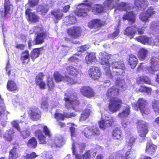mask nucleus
<instances>
[{"mask_svg":"<svg viewBox=\"0 0 159 159\" xmlns=\"http://www.w3.org/2000/svg\"><path fill=\"white\" fill-rule=\"evenodd\" d=\"M96 149H92L88 150L83 155V159H90L91 155L93 157H95L96 154Z\"/></svg>","mask_w":159,"mask_h":159,"instance_id":"473e14b6","label":"nucleus"},{"mask_svg":"<svg viewBox=\"0 0 159 159\" xmlns=\"http://www.w3.org/2000/svg\"><path fill=\"white\" fill-rule=\"evenodd\" d=\"M129 106H127L123 109L122 112L119 113L118 116L120 118H124L127 117L130 114Z\"/></svg>","mask_w":159,"mask_h":159,"instance_id":"58836bf2","label":"nucleus"},{"mask_svg":"<svg viewBox=\"0 0 159 159\" xmlns=\"http://www.w3.org/2000/svg\"><path fill=\"white\" fill-rule=\"evenodd\" d=\"M80 90L83 95L89 98L92 97L95 95V93L93 90L88 86L82 87Z\"/></svg>","mask_w":159,"mask_h":159,"instance_id":"2eb2a0df","label":"nucleus"},{"mask_svg":"<svg viewBox=\"0 0 159 159\" xmlns=\"http://www.w3.org/2000/svg\"><path fill=\"white\" fill-rule=\"evenodd\" d=\"M149 63L150 66L148 67L146 66L143 65V63H140L138 68L137 71H146L147 72L154 74L156 72L159 71V52L156 53L155 56L151 58Z\"/></svg>","mask_w":159,"mask_h":159,"instance_id":"7ed1b4c3","label":"nucleus"},{"mask_svg":"<svg viewBox=\"0 0 159 159\" xmlns=\"http://www.w3.org/2000/svg\"><path fill=\"white\" fill-rule=\"evenodd\" d=\"M139 91L140 92L146 93H147L148 94L150 95L152 89L150 88L142 86L139 89Z\"/></svg>","mask_w":159,"mask_h":159,"instance_id":"8fccbe9b","label":"nucleus"},{"mask_svg":"<svg viewBox=\"0 0 159 159\" xmlns=\"http://www.w3.org/2000/svg\"><path fill=\"white\" fill-rule=\"evenodd\" d=\"M102 119L99 123L100 127L102 129H104L111 126L115 121L114 118L112 116H108L104 119L102 118Z\"/></svg>","mask_w":159,"mask_h":159,"instance_id":"9b49d317","label":"nucleus"},{"mask_svg":"<svg viewBox=\"0 0 159 159\" xmlns=\"http://www.w3.org/2000/svg\"><path fill=\"white\" fill-rule=\"evenodd\" d=\"M136 157L135 151L133 149H130L128 151L125 153V159H134Z\"/></svg>","mask_w":159,"mask_h":159,"instance_id":"a19ab883","label":"nucleus"},{"mask_svg":"<svg viewBox=\"0 0 159 159\" xmlns=\"http://www.w3.org/2000/svg\"><path fill=\"white\" fill-rule=\"evenodd\" d=\"M89 48L90 46L89 45H85L78 48H77V50L78 52H83L84 51L88 49Z\"/></svg>","mask_w":159,"mask_h":159,"instance_id":"052dcab7","label":"nucleus"},{"mask_svg":"<svg viewBox=\"0 0 159 159\" xmlns=\"http://www.w3.org/2000/svg\"><path fill=\"white\" fill-rule=\"evenodd\" d=\"M138 62L137 58L134 55L131 54L129 56V63L132 69H134L136 67Z\"/></svg>","mask_w":159,"mask_h":159,"instance_id":"c756f323","label":"nucleus"},{"mask_svg":"<svg viewBox=\"0 0 159 159\" xmlns=\"http://www.w3.org/2000/svg\"><path fill=\"white\" fill-rule=\"evenodd\" d=\"M67 32L69 34L75 38H77L80 36L81 30L80 27H74L69 29Z\"/></svg>","mask_w":159,"mask_h":159,"instance_id":"dca6fc26","label":"nucleus"},{"mask_svg":"<svg viewBox=\"0 0 159 159\" xmlns=\"http://www.w3.org/2000/svg\"><path fill=\"white\" fill-rule=\"evenodd\" d=\"M30 55L28 51H26L21 54L20 59L24 64H27L30 61Z\"/></svg>","mask_w":159,"mask_h":159,"instance_id":"72a5a7b5","label":"nucleus"},{"mask_svg":"<svg viewBox=\"0 0 159 159\" xmlns=\"http://www.w3.org/2000/svg\"><path fill=\"white\" fill-rule=\"evenodd\" d=\"M134 4L138 9L143 10L148 6V2L147 0H135Z\"/></svg>","mask_w":159,"mask_h":159,"instance_id":"6ab92c4d","label":"nucleus"},{"mask_svg":"<svg viewBox=\"0 0 159 159\" xmlns=\"http://www.w3.org/2000/svg\"><path fill=\"white\" fill-rule=\"evenodd\" d=\"M112 135L115 139L120 140L123 138L121 132L118 128H116L113 131Z\"/></svg>","mask_w":159,"mask_h":159,"instance_id":"e433bc0d","label":"nucleus"},{"mask_svg":"<svg viewBox=\"0 0 159 159\" xmlns=\"http://www.w3.org/2000/svg\"><path fill=\"white\" fill-rule=\"evenodd\" d=\"M85 145L84 143L78 144L73 142L72 144V153L75 156L76 159H83V156L78 154L76 152L77 148L78 147L80 149V152L82 153L85 149Z\"/></svg>","mask_w":159,"mask_h":159,"instance_id":"1a4fd4ad","label":"nucleus"},{"mask_svg":"<svg viewBox=\"0 0 159 159\" xmlns=\"http://www.w3.org/2000/svg\"><path fill=\"white\" fill-rule=\"evenodd\" d=\"M33 127L34 128H35V127L37 128H43V132L46 136L48 137L49 139H50L52 136L50 131L46 126H44L43 125L40 124L37 126L35 125H33Z\"/></svg>","mask_w":159,"mask_h":159,"instance_id":"f704fd0d","label":"nucleus"},{"mask_svg":"<svg viewBox=\"0 0 159 159\" xmlns=\"http://www.w3.org/2000/svg\"><path fill=\"white\" fill-rule=\"evenodd\" d=\"M85 61L88 64H90L93 62H95L96 61L95 53H91L85 57Z\"/></svg>","mask_w":159,"mask_h":159,"instance_id":"c85d7f7f","label":"nucleus"},{"mask_svg":"<svg viewBox=\"0 0 159 159\" xmlns=\"http://www.w3.org/2000/svg\"><path fill=\"white\" fill-rule=\"evenodd\" d=\"M35 135L36 137H37L40 143L41 144H45L48 142L49 144V142L50 141L49 140L48 137V140H46V138L44 135L43 134L42 131L40 129H38L36 131L35 133Z\"/></svg>","mask_w":159,"mask_h":159,"instance_id":"a211bd4d","label":"nucleus"},{"mask_svg":"<svg viewBox=\"0 0 159 159\" xmlns=\"http://www.w3.org/2000/svg\"><path fill=\"white\" fill-rule=\"evenodd\" d=\"M43 30V28L41 25L39 26H34L32 30H30V34H32L33 33H34L35 34H37L40 31H42Z\"/></svg>","mask_w":159,"mask_h":159,"instance_id":"3c124183","label":"nucleus"},{"mask_svg":"<svg viewBox=\"0 0 159 159\" xmlns=\"http://www.w3.org/2000/svg\"><path fill=\"white\" fill-rule=\"evenodd\" d=\"M37 155L34 152H33L30 154H28L26 155L25 159H32L37 157Z\"/></svg>","mask_w":159,"mask_h":159,"instance_id":"338daca9","label":"nucleus"},{"mask_svg":"<svg viewBox=\"0 0 159 159\" xmlns=\"http://www.w3.org/2000/svg\"><path fill=\"white\" fill-rule=\"evenodd\" d=\"M136 28L135 27H130L127 28L125 30L124 33L125 34L129 36H132L131 39L133 38V36L136 32Z\"/></svg>","mask_w":159,"mask_h":159,"instance_id":"7c9ffc66","label":"nucleus"},{"mask_svg":"<svg viewBox=\"0 0 159 159\" xmlns=\"http://www.w3.org/2000/svg\"><path fill=\"white\" fill-rule=\"evenodd\" d=\"M136 40L144 44L151 45L152 44L153 39L145 36H141L136 38Z\"/></svg>","mask_w":159,"mask_h":159,"instance_id":"aec40b11","label":"nucleus"},{"mask_svg":"<svg viewBox=\"0 0 159 159\" xmlns=\"http://www.w3.org/2000/svg\"><path fill=\"white\" fill-rule=\"evenodd\" d=\"M14 133V132L13 129L7 131L4 135L5 139L8 141H11L13 138Z\"/></svg>","mask_w":159,"mask_h":159,"instance_id":"ea45409f","label":"nucleus"},{"mask_svg":"<svg viewBox=\"0 0 159 159\" xmlns=\"http://www.w3.org/2000/svg\"><path fill=\"white\" fill-rule=\"evenodd\" d=\"M20 156V154L16 148H13L9 152V159H16Z\"/></svg>","mask_w":159,"mask_h":159,"instance_id":"4c0bfd02","label":"nucleus"},{"mask_svg":"<svg viewBox=\"0 0 159 159\" xmlns=\"http://www.w3.org/2000/svg\"><path fill=\"white\" fill-rule=\"evenodd\" d=\"M91 0H86L88 3H81L79 4L75 11V14L78 16H84L86 15L87 12L91 9Z\"/></svg>","mask_w":159,"mask_h":159,"instance_id":"423d86ee","label":"nucleus"},{"mask_svg":"<svg viewBox=\"0 0 159 159\" xmlns=\"http://www.w3.org/2000/svg\"><path fill=\"white\" fill-rule=\"evenodd\" d=\"M67 125L69 126H71L70 127V131L71 134L72 139L73 140V137L75 136V128L74 126H76L74 124L71 123H68Z\"/></svg>","mask_w":159,"mask_h":159,"instance_id":"864d4df0","label":"nucleus"},{"mask_svg":"<svg viewBox=\"0 0 159 159\" xmlns=\"http://www.w3.org/2000/svg\"><path fill=\"white\" fill-rule=\"evenodd\" d=\"M7 89L11 91H15L18 90L17 87L16 83L13 81H9L7 83Z\"/></svg>","mask_w":159,"mask_h":159,"instance_id":"c9c22d12","label":"nucleus"},{"mask_svg":"<svg viewBox=\"0 0 159 159\" xmlns=\"http://www.w3.org/2000/svg\"><path fill=\"white\" fill-rule=\"evenodd\" d=\"M152 106L156 113H159V101L154 100L152 102Z\"/></svg>","mask_w":159,"mask_h":159,"instance_id":"09e8293b","label":"nucleus"},{"mask_svg":"<svg viewBox=\"0 0 159 159\" xmlns=\"http://www.w3.org/2000/svg\"><path fill=\"white\" fill-rule=\"evenodd\" d=\"M83 134L87 138H91L92 137L91 128H85L83 132Z\"/></svg>","mask_w":159,"mask_h":159,"instance_id":"603ef678","label":"nucleus"},{"mask_svg":"<svg viewBox=\"0 0 159 159\" xmlns=\"http://www.w3.org/2000/svg\"><path fill=\"white\" fill-rule=\"evenodd\" d=\"M40 48H35L30 53V57L34 61V59L39 57L40 54Z\"/></svg>","mask_w":159,"mask_h":159,"instance_id":"37998d69","label":"nucleus"},{"mask_svg":"<svg viewBox=\"0 0 159 159\" xmlns=\"http://www.w3.org/2000/svg\"><path fill=\"white\" fill-rule=\"evenodd\" d=\"M55 118L57 120H63L64 119V115L56 112L55 114Z\"/></svg>","mask_w":159,"mask_h":159,"instance_id":"e2e57ef3","label":"nucleus"},{"mask_svg":"<svg viewBox=\"0 0 159 159\" xmlns=\"http://www.w3.org/2000/svg\"><path fill=\"white\" fill-rule=\"evenodd\" d=\"M91 107L92 106L91 105H88V107H89V108H88L83 111L80 119V121H84L88 118L91 112Z\"/></svg>","mask_w":159,"mask_h":159,"instance_id":"412c9836","label":"nucleus"},{"mask_svg":"<svg viewBox=\"0 0 159 159\" xmlns=\"http://www.w3.org/2000/svg\"><path fill=\"white\" fill-rule=\"evenodd\" d=\"M37 141L35 138L32 137L28 141V146L31 148H34L36 147L37 145Z\"/></svg>","mask_w":159,"mask_h":159,"instance_id":"79ce46f5","label":"nucleus"},{"mask_svg":"<svg viewBox=\"0 0 159 159\" xmlns=\"http://www.w3.org/2000/svg\"><path fill=\"white\" fill-rule=\"evenodd\" d=\"M29 20L31 22H36L39 21V18L36 15L34 12L31 13L28 17Z\"/></svg>","mask_w":159,"mask_h":159,"instance_id":"a18cd8bd","label":"nucleus"},{"mask_svg":"<svg viewBox=\"0 0 159 159\" xmlns=\"http://www.w3.org/2000/svg\"><path fill=\"white\" fill-rule=\"evenodd\" d=\"M155 14V12L152 7H150L146 13H142L140 15V19L142 21L147 22L149 20V18Z\"/></svg>","mask_w":159,"mask_h":159,"instance_id":"f8f14e48","label":"nucleus"},{"mask_svg":"<svg viewBox=\"0 0 159 159\" xmlns=\"http://www.w3.org/2000/svg\"><path fill=\"white\" fill-rule=\"evenodd\" d=\"M89 76L93 80H98L101 75L99 68L96 67H91L89 70Z\"/></svg>","mask_w":159,"mask_h":159,"instance_id":"4468645a","label":"nucleus"},{"mask_svg":"<svg viewBox=\"0 0 159 159\" xmlns=\"http://www.w3.org/2000/svg\"><path fill=\"white\" fill-rule=\"evenodd\" d=\"M139 135L143 139L148 131V124L142 120H139L137 122Z\"/></svg>","mask_w":159,"mask_h":159,"instance_id":"6e6552de","label":"nucleus"},{"mask_svg":"<svg viewBox=\"0 0 159 159\" xmlns=\"http://www.w3.org/2000/svg\"><path fill=\"white\" fill-rule=\"evenodd\" d=\"M64 21L66 25L74 24L76 22L75 17L72 15L66 17Z\"/></svg>","mask_w":159,"mask_h":159,"instance_id":"2f4dec72","label":"nucleus"},{"mask_svg":"<svg viewBox=\"0 0 159 159\" xmlns=\"http://www.w3.org/2000/svg\"><path fill=\"white\" fill-rule=\"evenodd\" d=\"M76 97L75 94L68 93H65L64 100L65 101V106L66 108L69 109L72 107L74 110H75L74 106L80 104Z\"/></svg>","mask_w":159,"mask_h":159,"instance_id":"20e7f679","label":"nucleus"},{"mask_svg":"<svg viewBox=\"0 0 159 159\" xmlns=\"http://www.w3.org/2000/svg\"><path fill=\"white\" fill-rule=\"evenodd\" d=\"M66 69L68 73L73 76H77L81 73L80 70L72 66H67Z\"/></svg>","mask_w":159,"mask_h":159,"instance_id":"b1692460","label":"nucleus"},{"mask_svg":"<svg viewBox=\"0 0 159 159\" xmlns=\"http://www.w3.org/2000/svg\"><path fill=\"white\" fill-rule=\"evenodd\" d=\"M39 0H29L28 4L31 7H33L38 3Z\"/></svg>","mask_w":159,"mask_h":159,"instance_id":"69168bd1","label":"nucleus"},{"mask_svg":"<svg viewBox=\"0 0 159 159\" xmlns=\"http://www.w3.org/2000/svg\"><path fill=\"white\" fill-rule=\"evenodd\" d=\"M99 58L101 60L100 62L102 65L106 75L109 78L113 79H116V84L117 85L120 89L116 88V86H113L109 89L107 93V95L110 97L117 95L119 90L123 91L127 88V85L125 83L124 80L121 79L120 78H116L119 75H123L125 71V66L124 63L121 61H115L111 64L113 69L117 70H118L113 71L111 72L110 69L111 64L109 61L110 55L108 53L105 52H101L99 54Z\"/></svg>","mask_w":159,"mask_h":159,"instance_id":"f257e3e1","label":"nucleus"},{"mask_svg":"<svg viewBox=\"0 0 159 159\" xmlns=\"http://www.w3.org/2000/svg\"><path fill=\"white\" fill-rule=\"evenodd\" d=\"M49 139V140L50 141L49 142V144L51 147H60L64 144V142L63 137L61 136H56L54 140L53 141L50 139Z\"/></svg>","mask_w":159,"mask_h":159,"instance_id":"ddd939ff","label":"nucleus"},{"mask_svg":"<svg viewBox=\"0 0 159 159\" xmlns=\"http://www.w3.org/2000/svg\"><path fill=\"white\" fill-rule=\"evenodd\" d=\"M41 159H53L52 155L49 153H48L46 154H44L42 156Z\"/></svg>","mask_w":159,"mask_h":159,"instance_id":"774afa93","label":"nucleus"},{"mask_svg":"<svg viewBox=\"0 0 159 159\" xmlns=\"http://www.w3.org/2000/svg\"><path fill=\"white\" fill-rule=\"evenodd\" d=\"M139 79L140 82H143L144 83L148 84H150L151 83L150 79L147 76L140 77Z\"/></svg>","mask_w":159,"mask_h":159,"instance_id":"bf43d9fd","label":"nucleus"},{"mask_svg":"<svg viewBox=\"0 0 159 159\" xmlns=\"http://www.w3.org/2000/svg\"><path fill=\"white\" fill-rule=\"evenodd\" d=\"M103 25L102 21L99 19H94L89 22L88 26L90 28H98Z\"/></svg>","mask_w":159,"mask_h":159,"instance_id":"393cba45","label":"nucleus"},{"mask_svg":"<svg viewBox=\"0 0 159 159\" xmlns=\"http://www.w3.org/2000/svg\"><path fill=\"white\" fill-rule=\"evenodd\" d=\"M119 0H106L104 2V5L105 8L107 9H112L116 7V9L119 11H126L127 12L123 15V19L127 20L132 23L135 21V15L133 11L129 12L130 10L131 7L128 3L124 2L118 3Z\"/></svg>","mask_w":159,"mask_h":159,"instance_id":"f03ea898","label":"nucleus"},{"mask_svg":"<svg viewBox=\"0 0 159 159\" xmlns=\"http://www.w3.org/2000/svg\"><path fill=\"white\" fill-rule=\"evenodd\" d=\"M29 114L31 118L34 120H37L39 119L41 117V115L39 109L36 107L32 108L29 111Z\"/></svg>","mask_w":159,"mask_h":159,"instance_id":"f3484780","label":"nucleus"},{"mask_svg":"<svg viewBox=\"0 0 159 159\" xmlns=\"http://www.w3.org/2000/svg\"><path fill=\"white\" fill-rule=\"evenodd\" d=\"M148 52L147 50L144 48H142L139 51L138 57L139 60L143 61L148 56Z\"/></svg>","mask_w":159,"mask_h":159,"instance_id":"a878e982","label":"nucleus"},{"mask_svg":"<svg viewBox=\"0 0 159 159\" xmlns=\"http://www.w3.org/2000/svg\"><path fill=\"white\" fill-rule=\"evenodd\" d=\"M54 77L56 81L59 82L62 81H64L66 79L65 77H63L61 74L57 72H55L54 73Z\"/></svg>","mask_w":159,"mask_h":159,"instance_id":"49530a36","label":"nucleus"},{"mask_svg":"<svg viewBox=\"0 0 159 159\" xmlns=\"http://www.w3.org/2000/svg\"><path fill=\"white\" fill-rule=\"evenodd\" d=\"M19 122L18 121L14 120L11 122L12 126L16 129L19 131H20V128L19 125Z\"/></svg>","mask_w":159,"mask_h":159,"instance_id":"680f3d73","label":"nucleus"},{"mask_svg":"<svg viewBox=\"0 0 159 159\" xmlns=\"http://www.w3.org/2000/svg\"><path fill=\"white\" fill-rule=\"evenodd\" d=\"M13 6L9 0H5L4 10L0 11L1 16L5 17L8 15H10L12 12Z\"/></svg>","mask_w":159,"mask_h":159,"instance_id":"9d476101","label":"nucleus"},{"mask_svg":"<svg viewBox=\"0 0 159 159\" xmlns=\"http://www.w3.org/2000/svg\"><path fill=\"white\" fill-rule=\"evenodd\" d=\"M44 76L43 74L42 73H39L36 78V83L37 85H39L40 88L44 89L45 86V84L43 81V79Z\"/></svg>","mask_w":159,"mask_h":159,"instance_id":"4be33fe9","label":"nucleus"},{"mask_svg":"<svg viewBox=\"0 0 159 159\" xmlns=\"http://www.w3.org/2000/svg\"><path fill=\"white\" fill-rule=\"evenodd\" d=\"M122 104V101L120 99L116 98H111L108 105L109 111L112 113L119 111Z\"/></svg>","mask_w":159,"mask_h":159,"instance_id":"0eeeda50","label":"nucleus"},{"mask_svg":"<svg viewBox=\"0 0 159 159\" xmlns=\"http://www.w3.org/2000/svg\"><path fill=\"white\" fill-rule=\"evenodd\" d=\"M157 146L151 143H147L146 152L150 155H153L156 151Z\"/></svg>","mask_w":159,"mask_h":159,"instance_id":"bb28decb","label":"nucleus"},{"mask_svg":"<svg viewBox=\"0 0 159 159\" xmlns=\"http://www.w3.org/2000/svg\"><path fill=\"white\" fill-rule=\"evenodd\" d=\"M91 131L92 136L98 135L100 134L98 128L96 126L92 127Z\"/></svg>","mask_w":159,"mask_h":159,"instance_id":"13d9d810","label":"nucleus"},{"mask_svg":"<svg viewBox=\"0 0 159 159\" xmlns=\"http://www.w3.org/2000/svg\"><path fill=\"white\" fill-rule=\"evenodd\" d=\"M46 36V33L42 32L38 34L35 39L36 44H41L44 42V40Z\"/></svg>","mask_w":159,"mask_h":159,"instance_id":"cd10ccee","label":"nucleus"},{"mask_svg":"<svg viewBox=\"0 0 159 159\" xmlns=\"http://www.w3.org/2000/svg\"><path fill=\"white\" fill-rule=\"evenodd\" d=\"M101 86L104 87H107L109 86L111 84V83L110 80H106L100 83Z\"/></svg>","mask_w":159,"mask_h":159,"instance_id":"0e129e2a","label":"nucleus"},{"mask_svg":"<svg viewBox=\"0 0 159 159\" xmlns=\"http://www.w3.org/2000/svg\"><path fill=\"white\" fill-rule=\"evenodd\" d=\"M48 9V6L47 5L39 6L37 9L38 11H40L43 15L46 14Z\"/></svg>","mask_w":159,"mask_h":159,"instance_id":"de8ad7c7","label":"nucleus"},{"mask_svg":"<svg viewBox=\"0 0 159 159\" xmlns=\"http://www.w3.org/2000/svg\"><path fill=\"white\" fill-rule=\"evenodd\" d=\"M137 104L134 102L132 103V107L134 109L137 111L139 108L140 112L143 115H148L149 113V109L147 105L146 101L142 98L139 99L137 102Z\"/></svg>","mask_w":159,"mask_h":159,"instance_id":"39448f33","label":"nucleus"},{"mask_svg":"<svg viewBox=\"0 0 159 159\" xmlns=\"http://www.w3.org/2000/svg\"><path fill=\"white\" fill-rule=\"evenodd\" d=\"M103 10V8L102 5H98L92 9V11L96 14V12L100 13L102 12Z\"/></svg>","mask_w":159,"mask_h":159,"instance_id":"4d7b16f0","label":"nucleus"},{"mask_svg":"<svg viewBox=\"0 0 159 159\" xmlns=\"http://www.w3.org/2000/svg\"><path fill=\"white\" fill-rule=\"evenodd\" d=\"M51 13L53 16V18L55 23H58L62 19L63 16L62 12L58 10H53L51 12Z\"/></svg>","mask_w":159,"mask_h":159,"instance_id":"5701e85b","label":"nucleus"},{"mask_svg":"<svg viewBox=\"0 0 159 159\" xmlns=\"http://www.w3.org/2000/svg\"><path fill=\"white\" fill-rule=\"evenodd\" d=\"M20 134L23 138V139H26L29 137L30 134V130L28 129L26 130H24L20 132Z\"/></svg>","mask_w":159,"mask_h":159,"instance_id":"6e6d98bb","label":"nucleus"},{"mask_svg":"<svg viewBox=\"0 0 159 159\" xmlns=\"http://www.w3.org/2000/svg\"><path fill=\"white\" fill-rule=\"evenodd\" d=\"M128 140L127 141V142L128 143V146L131 147L135 143V138L133 136H126V137Z\"/></svg>","mask_w":159,"mask_h":159,"instance_id":"5fc2aeb1","label":"nucleus"},{"mask_svg":"<svg viewBox=\"0 0 159 159\" xmlns=\"http://www.w3.org/2000/svg\"><path fill=\"white\" fill-rule=\"evenodd\" d=\"M124 152L123 151H119L116 153L115 155V158L113 156H110L108 159H125V157H124Z\"/></svg>","mask_w":159,"mask_h":159,"instance_id":"c03bdc74","label":"nucleus"}]
</instances>
